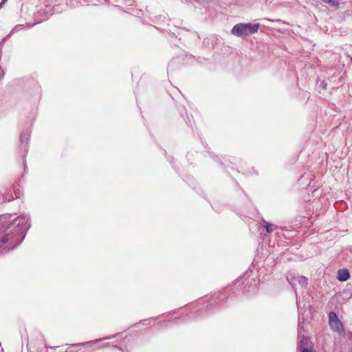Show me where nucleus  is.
Wrapping results in <instances>:
<instances>
[{
    "mask_svg": "<svg viewBox=\"0 0 352 352\" xmlns=\"http://www.w3.org/2000/svg\"><path fill=\"white\" fill-rule=\"evenodd\" d=\"M6 228L9 231L6 234L0 233V243L3 245L10 242L13 246L19 244L30 228V217L27 215L19 216L10 221Z\"/></svg>",
    "mask_w": 352,
    "mask_h": 352,
    "instance_id": "nucleus-1",
    "label": "nucleus"
},
{
    "mask_svg": "<svg viewBox=\"0 0 352 352\" xmlns=\"http://www.w3.org/2000/svg\"><path fill=\"white\" fill-rule=\"evenodd\" d=\"M259 28V23H240L234 25L231 33L236 36L243 38L256 33Z\"/></svg>",
    "mask_w": 352,
    "mask_h": 352,
    "instance_id": "nucleus-2",
    "label": "nucleus"
},
{
    "mask_svg": "<svg viewBox=\"0 0 352 352\" xmlns=\"http://www.w3.org/2000/svg\"><path fill=\"white\" fill-rule=\"evenodd\" d=\"M30 133L29 131H25L21 133L20 135V142L21 145L23 147L24 151H27V144L30 140Z\"/></svg>",
    "mask_w": 352,
    "mask_h": 352,
    "instance_id": "nucleus-3",
    "label": "nucleus"
},
{
    "mask_svg": "<svg viewBox=\"0 0 352 352\" xmlns=\"http://www.w3.org/2000/svg\"><path fill=\"white\" fill-rule=\"evenodd\" d=\"M309 340L307 336H302L299 343L298 344V349L299 351H302L303 349H309L308 348Z\"/></svg>",
    "mask_w": 352,
    "mask_h": 352,
    "instance_id": "nucleus-4",
    "label": "nucleus"
},
{
    "mask_svg": "<svg viewBox=\"0 0 352 352\" xmlns=\"http://www.w3.org/2000/svg\"><path fill=\"white\" fill-rule=\"evenodd\" d=\"M329 324L334 331L339 333H342L344 331V327L339 319L332 321Z\"/></svg>",
    "mask_w": 352,
    "mask_h": 352,
    "instance_id": "nucleus-5",
    "label": "nucleus"
},
{
    "mask_svg": "<svg viewBox=\"0 0 352 352\" xmlns=\"http://www.w3.org/2000/svg\"><path fill=\"white\" fill-rule=\"evenodd\" d=\"M350 278V274L347 270H339L338 279L340 281H346Z\"/></svg>",
    "mask_w": 352,
    "mask_h": 352,
    "instance_id": "nucleus-6",
    "label": "nucleus"
},
{
    "mask_svg": "<svg viewBox=\"0 0 352 352\" xmlns=\"http://www.w3.org/2000/svg\"><path fill=\"white\" fill-rule=\"evenodd\" d=\"M263 226L268 233L272 232L276 228V226L272 223H268L264 220L263 221Z\"/></svg>",
    "mask_w": 352,
    "mask_h": 352,
    "instance_id": "nucleus-7",
    "label": "nucleus"
},
{
    "mask_svg": "<svg viewBox=\"0 0 352 352\" xmlns=\"http://www.w3.org/2000/svg\"><path fill=\"white\" fill-rule=\"evenodd\" d=\"M298 281L302 287H306L308 285V279L305 276H298Z\"/></svg>",
    "mask_w": 352,
    "mask_h": 352,
    "instance_id": "nucleus-8",
    "label": "nucleus"
},
{
    "mask_svg": "<svg viewBox=\"0 0 352 352\" xmlns=\"http://www.w3.org/2000/svg\"><path fill=\"white\" fill-rule=\"evenodd\" d=\"M329 324L331 323L332 321H334L338 318L337 317L336 314L334 312H330L329 314Z\"/></svg>",
    "mask_w": 352,
    "mask_h": 352,
    "instance_id": "nucleus-9",
    "label": "nucleus"
},
{
    "mask_svg": "<svg viewBox=\"0 0 352 352\" xmlns=\"http://www.w3.org/2000/svg\"><path fill=\"white\" fill-rule=\"evenodd\" d=\"M327 3L333 7H336L338 5V2L333 0H331V2H328Z\"/></svg>",
    "mask_w": 352,
    "mask_h": 352,
    "instance_id": "nucleus-10",
    "label": "nucleus"
},
{
    "mask_svg": "<svg viewBox=\"0 0 352 352\" xmlns=\"http://www.w3.org/2000/svg\"><path fill=\"white\" fill-rule=\"evenodd\" d=\"M320 86L322 87L324 89H326L327 84L324 81H322L321 82Z\"/></svg>",
    "mask_w": 352,
    "mask_h": 352,
    "instance_id": "nucleus-11",
    "label": "nucleus"
},
{
    "mask_svg": "<svg viewBox=\"0 0 352 352\" xmlns=\"http://www.w3.org/2000/svg\"><path fill=\"white\" fill-rule=\"evenodd\" d=\"M301 352H316L314 350L310 349H303Z\"/></svg>",
    "mask_w": 352,
    "mask_h": 352,
    "instance_id": "nucleus-12",
    "label": "nucleus"
},
{
    "mask_svg": "<svg viewBox=\"0 0 352 352\" xmlns=\"http://www.w3.org/2000/svg\"><path fill=\"white\" fill-rule=\"evenodd\" d=\"M275 21H277V22H280V23H285V22H284V21H282V20H280V19H276V20H275Z\"/></svg>",
    "mask_w": 352,
    "mask_h": 352,
    "instance_id": "nucleus-13",
    "label": "nucleus"
},
{
    "mask_svg": "<svg viewBox=\"0 0 352 352\" xmlns=\"http://www.w3.org/2000/svg\"><path fill=\"white\" fill-rule=\"evenodd\" d=\"M6 1H7V0H2V1L1 2V3L2 5H3Z\"/></svg>",
    "mask_w": 352,
    "mask_h": 352,
    "instance_id": "nucleus-14",
    "label": "nucleus"
},
{
    "mask_svg": "<svg viewBox=\"0 0 352 352\" xmlns=\"http://www.w3.org/2000/svg\"><path fill=\"white\" fill-rule=\"evenodd\" d=\"M112 337L111 336H109V337H107L105 338H104V340H107V339H111Z\"/></svg>",
    "mask_w": 352,
    "mask_h": 352,
    "instance_id": "nucleus-15",
    "label": "nucleus"
},
{
    "mask_svg": "<svg viewBox=\"0 0 352 352\" xmlns=\"http://www.w3.org/2000/svg\"><path fill=\"white\" fill-rule=\"evenodd\" d=\"M3 5L0 3V9L2 8Z\"/></svg>",
    "mask_w": 352,
    "mask_h": 352,
    "instance_id": "nucleus-16",
    "label": "nucleus"
},
{
    "mask_svg": "<svg viewBox=\"0 0 352 352\" xmlns=\"http://www.w3.org/2000/svg\"><path fill=\"white\" fill-rule=\"evenodd\" d=\"M265 19L267 21H273V20H270V19Z\"/></svg>",
    "mask_w": 352,
    "mask_h": 352,
    "instance_id": "nucleus-17",
    "label": "nucleus"
}]
</instances>
